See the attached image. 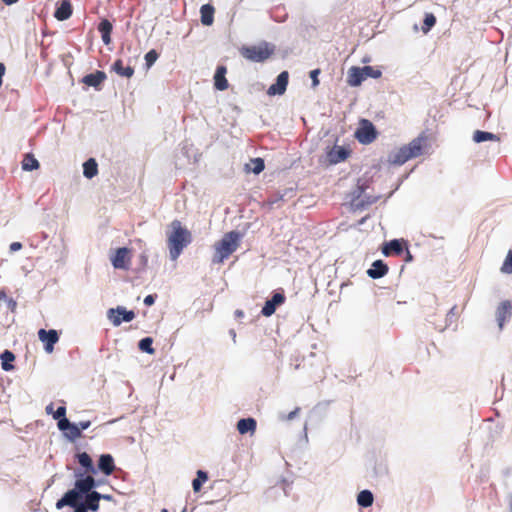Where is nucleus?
<instances>
[{
	"mask_svg": "<svg viewBox=\"0 0 512 512\" xmlns=\"http://www.w3.org/2000/svg\"><path fill=\"white\" fill-rule=\"evenodd\" d=\"M367 185L365 181L359 180L357 189L353 193L350 202V208L353 212L362 210L366 205H370L379 199V196H369L366 194Z\"/></svg>",
	"mask_w": 512,
	"mask_h": 512,
	"instance_id": "423d86ee",
	"label": "nucleus"
},
{
	"mask_svg": "<svg viewBox=\"0 0 512 512\" xmlns=\"http://www.w3.org/2000/svg\"><path fill=\"white\" fill-rule=\"evenodd\" d=\"M107 317L114 326H119L123 321L130 322L135 318V313L132 310H126L122 306L117 308H110L107 311Z\"/></svg>",
	"mask_w": 512,
	"mask_h": 512,
	"instance_id": "6e6552de",
	"label": "nucleus"
},
{
	"mask_svg": "<svg viewBox=\"0 0 512 512\" xmlns=\"http://www.w3.org/2000/svg\"><path fill=\"white\" fill-rule=\"evenodd\" d=\"M285 295L282 293H275L271 299L265 302V305L262 308V315L265 317H269L273 315L276 311L277 306L282 305L285 302Z\"/></svg>",
	"mask_w": 512,
	"mask_h": 512,
	"instance_id": "ddd939ff",
	"label": "nucleus"
},
{
	"mask_svg": "<svg viewBox=\"0 0 512 512\" xmlns=\"http://www.w3.org/2000/svg\"><path fill=\"white\" fill-rule=\"evenodd\" d=\"M435 23L436 17L432 13H426L422 26V31L424 33H428L431 30V28L435 25Z\"/></svg>",
	"mask_w": 512,
	"mask_h": 512,
	"instance_id": "4c0bfd02",
	"label": "nucleus"
},
{
	"mask_svg": "<svg viewBox=\"0 0 512 512\" xmlns=\"http://www.w3.org/2000/svg\"><path fill=\"white\" fill-rule=\"evenodd\" d=\"M300 412V408L296 407L293 411H291L286 417V420H292L298 413Z\"/></svg>",
	"mask_w": 512,
	"mask_h": 512,
	"instance_id": "de8ad7c7",
	"label": "nucleus"
},
{
	"mask_svg": "<svg viewBox=\"0 0 512 512\" xmlns=\"http://www.w3.org/2000/svg\"><path fill=\"white\" fill-rule=\"evenodd\" d=\"M22 248V244L20 242H13L10 244V251L11 252H16L18 250H20Z\"/></svg>",
	"mask_w": 512,
	"mask_h": 512,
	"instance_id": "49530a36",
	"label": "nucleus"
},
{
	"mask_svg": "<svg viewBox=\"0 0 512 512\" xmlns=\"http://www.w3.org/2000/svg\"><path fill=\"white\" fill-rule=\"evenodd\" d=\"M72 14V7L69 0H62L57 7L54 16L57 20H67Z\"/></svg>",
	"mask_w": 512,
	"mask_h": 512,
	"instance_id": "412c9836",
	"label": "nucleus"
},
{
	"mask_svg": "<svg viewBox=\"0 0 512 512\" xmlns=\"http://www.w3.org/2000/svg\"><path fill=\"white\" fill-rule=\"evenodd\" d=\"M243 237L244 233L235 230L225 233L213 245L212 263L217 265L223 264L240 247Z\"/></svg>",
	"mask_w": 512,
	"mask_h": 512,
	"instance_id": "f257e3e1",
	"label": "nucleus"
},
{
	"mask_svg": "<svg viewBox=\"0 0 512 512\" xmlns=\"http://www.w3.org/2000/svg\"><path fill=\"white\" fill-rule=\"evenodd\" d=\"M106 79V74L103 71H96L90 73L83 78V83L88 86L97 88Z\"/></svg>",
	"mask_w": 512,
	"mask_h": 512,
	"instance_id": "393cba45",
	"label": "nucleus"
},
{
	"mask_svg": "<svg viewBox=\"0 0 512 512\" xmlns=\"http://www.w3.org/2000/svg\"><path fill=\"white\" fill-rule=\"evenodd\" d=\"M225 74L226 68L224 66H218L214 75V85L217 90L223 91L228 88V81Z\"/></svg>",
	"mask_w": 512,
	"mask_h": 512,
	"instance_id": "4be33fe9",
	"label": "nucleus"
},
{
	"mask_svg": "<svg viewBox=\"0 0 512 512\" xmlns=\"http://www.w3.org/2000/svg\"><path fill=\"white\" fill-rule=\"evenodd\" d=\"M373 500V494L369 490H363L357 496V503L362 507H370L373 504Z\"/></svg>",
	"mask_w": 512,
	"mask_h": 512,
	"instance_id": "72a5a7b5",
	"label": "nucleus"
},
{
	"mask_svg": "<svg viewBox=\"0 0 512 512\" xmlns=\"http://www.w3.org/2000/svg\"><path fill=\"white\" fill-rule=\"evenodd\" d=\"M153 339L151 337H145L139 341V349L148 354H154L155 350L152 347Z\"/></svg>",
	"mask_w": 512,
	"mask_h": 512,
	"instance_id": "c9c22d12",
	"label": "nucleus"
},
{
	"mask_svg": "<svg viewBox=\"0 0 512 512\" xmlns=\"http://www.w3.org/2000/svg\"><path fill=\"white\" fill-rule=\"evenodd\" d=\"M112 265L115 269L128 270L131 264V252L128 248H118L111 258Z\"/></svg>",
	"mask_w": 512,
	"mask_h": 512,
	"instance_id": "9d476101",
	"label": "nucleus"
},
{
	"mask_svg": "<svg viewBox=\"0 0 512 512\" xmlns=\"http://www.w3.org/2000/svg\"><path fill=\"white\" fill-rule=\"evenodd\" d=\"M0 359H1V365H2L3 370L11 371L14 369V366L11 364V362H13L15 360V355L11 351L5 350L0 355Z\"/></svg>",
	"mask_w": 512,
	"mask_h": 512,
	"instance_id": "7c9ffc66",
	"label": "nucleus"
},
{
	"mask_svg": "<svg viewBox=\"0 0 512 512\" xmlns=\"http://www.w3.org/2000/svg\"><path fill=\"white\" fill-rule=\"evenodd\" d=\"M348 155L349 153L346 148L335 146L327 153V159L330 164H337L344 161Z\"/></svg>",
	"mask_w": 512,
	"mask_h": 512,
	"instance_id": "6ab92c4d",
	"label": "nucleus"
},
{
	"mask_svg": "<svg viewBox=\"0 0 512 512\" xmlns=\"http://www.w3.org/2000/svg\"><path fill=\"white\" fill-rule=\"evenodd\" d=\"M171 224L176 225V224H180V222L178 220H174V221H172Z\"/></svg>",
	"mask_w": 512,
	"mask_h": 512,
	"instance_id": "6e6d98bb",
	"label": "nucleus"
},
{
	"mask_svg": "<svg viewBox=\"0 0 512 512\" xmlns=\"http://www.w3.org/2000/svg\"><path fill=\"white\" fill-rule=\"evenodd\" d=\"M423 137L413 139L409 144L400 147L389 155V162L395 165H403L408 160L419 156L422 152Z\"/></svg>",
	"mask_w": 512,
	"mask_h": 512,
	"instance_id": "f03ea898",
	"label": "nucleus"
},
{
	"mask_svg": "<svg viewBox=\"0 0 512 512\" xmlns=\"http://www.w3.org/2000/svg\"><path fill=\"white\" fill-rule=\"evenodd\" d=\"M96 486L95 480L92 476L88 475L84 478L77 479L75 482V490L79 493L80 499L82 498V494H88L90 491Z\"/></svg>",
	"mask_w": 512,
	"mask_h": 512,
	"instance_id": "4468645a",
	"label": "nucleus"
},
{
	"mask_svg": "<svg viewBox=\"0 0 512 512\" xmlns=\"http://www.w3.org/2000/svg\"><path fill=\"white\" fill-rule=\"evenodd\" d=\"M39 339L44 343V348L47 353H52L54 350V345L58 342L59 336L56 330L51 329L46 331L45 329H40L38 331Z\"/></svg>",
	"mask_w": 512,
	"mask_h": 512,
	"instance_id": "9b49d317",
	"label": "nucleus"
},
{
	"mask_svg": "<svg viewBox=\"0 0 512 512\" xmlns=\"http://www.w3.org/2000/svg\"><path fill=\"white\" fill-rule=\"evenodd\" d=\"M289 74L287 71H282L276 78V82L272 84L267 93L270 96L282 95L285 93L288 85Z\"/></svg>",
	"mask_w": 512,
	"mask_h": 512,
	"instance_id": "f8f14e48",
	"label": "nucleus"
},
{
	"mask_svg": "<svg viewBox=\"0 0 512 512\" xmlns=\"http://www.w3.org/2000/svg\"><path fill=\"white\" fill-rule=\"evenodd\" d=\"M208 479V475L206 472L202 470L197 471V477L192 482V487L194 492H199L201 490L202 484L206 482Z\"/></svg>",
	"mask_w": 512,
	"mask_h": 512,
	"instance_id": "f704fd0d",
	"label": "nucleus"
},
{
	"mask_svg": "<svg viewBox=\"0 0 512 512\" xmlns=\"http://www.w3.org/2000/svg\"><path fill=\"white\" fill-rule=\"evenodd\" d=\"M71 424L72 423H70L66 417L58 419V423H57L58 428L61 431H66L70 427Z\"/></svg>",
	"mask_w": 512,
	"mask_h": 512,
	"instance_id": "79ce46f5",
	"label": "nucleus"
},
{
	"mask_svg": "<svg viewBox=\"0 0 512 512\" xmlns=\"http://www.w3.org/2000/svg\"><path fill=\"white\" fill-rule=\"evenodd\" d=\"M388 271V266L382 260H376L372 263L371 268L367 270V274L372 279H379L385 276Z\"/></svg>",
	"mask_w": 512,
	"mask_h": 512,
	"instance_id": "a211bd4d",
	"label": "nucleus"
},
{
	"mask_svg": "<svg viewBox=\"0 0 512 512\" xmlns=\"http://www.w3.org/2000/svg\"><path fill=\"white\" fill-rule=\"evenodd\" d=\"M381 76V71L371 66L351 67L347 72V82L350 86H359L367 78L377 79Z\"/></svg>",
	"mask_w": 512,
	"mask_h": 512,
	"instance_id": "20e7f679",
	"label": "nucleus"
},
{
	"mask_svg": "<svg viewBox=\"0 0 512 512\" xmlns=\"http://www.w3.org/2000/svg\"><path fill=\"white\" fill-rule=\"evenodd\" d=\"M497 321L500 329H502L504 322L512 315V305L510 301H503L497 308Z\"/></svg>",
	"mask_w": 512,
	"mask_h": 512,
	"instance_id": "2eb2a0df",
	"label": "nucleus"
},
{
	"mask_svg": "<svg viewBox=\"0 0 512 512\" xmlns=\"http://www.w3.org/2000/svg\"><path fill=\"white\" fill-rule=\"evenodd\" d=\"M65 415H66V407L65 406L58 407V409L53 413V417L55 419L65 418Z\"/></svg>",
	"mask_w": 512,
	"mask_h": 512,
	"instance_id": "c03bdc74",
	"label": "nucleus"
},
{
	"mask_svg": "<svg viewBox=\"0 0 512 512\" xmlns=\"http://www.w3.org/2000/svg\"><path fill=\"white\" fill-rule=\"evenodd\" d=\"M46 412L48 414L52 413L53 412V404H49L47 407H46Z\"/></svg>",
	"mask_w": 512,
	"mask_h": 512,
	"instance_id": "603ef678",
	"label": "nucleus"
},
{
	"mask_svg": "<svg viewBox=\"0 0 512 512\" xmlns=\"http://www.w3.org/2000/svg\"><path fill=\"white\" fill-rule=\"evenodd\" d=\"M65 435L70 440H75L82 436L81 428L78 425L72 423L70 427L65 431Z\"/></svg>",
	"mask_w": 512,
	"mask_h": 512,
	"instance_id": "e433bc0d",
	"label": "nucleus"
},
{
	"mask_svg": "<svg viewBox=\"0 0 512 512\" xmlns=\"http://www.w3.org/2000/svg\"><path fill=\"white\" fill-rule=\"evenodd\" d=\"M112 70L120 76L130 78L134 74V69L131 66H123L122 60H116L112 65Z\"/></svg>",
	"mask_w": 512,
	"mask_h": 512,
	"instance_id": "c85d7f7f",
	"label": "nucleus"
},
{
	"mask_svg": "<svg viewBox=\"0 0 512 512\" xmlns=\"http://www.w3.org/2000/svg\"><path fill=\"white\" fill-rule=\"evenodd\" d=\"M77 425L79 426V428H81L82 431L88 429L91 425V422L89 420L80 421Z\"/></svg>",
	"mask_w": 512,
	"mask_h": 512,
	"instance_id": "09e8293b",
	"label": "nucleus"
},
{
	"mask_svg": "<svg viewBox=\"0 0 512 512\" xmlns=\"http://www.w3.org/2000/svg\"><path fill=\"white\" fill-rule=\"evenodd\" d=\"M245 168L249 172H253L254 174H259L265 168L264 160L262 158L251 159L250 163L245 165Z\"/></svg>",
	"mask_w": 512,
	"mask_h": 512,
	"instance_id": "473e14b6",
	"label": "nucleus"
},
{
	"mask_svg": "<svg viewBox=\"0 0 512 512\" xmlns=\"http://www.w3.org/2000/svg\"><path fill=\"white\" fill-rule=\"evenodd\" d=\"M98 173V164L94 158H89L83 163V175L87 179H92Z\"/></svg>",
	"mask_w": 512,
	"mask_h": 512,
	"instance_id": "bb28decb",
	"label": "nucleus"
},
{
	"mask_svg": "<svg viewBox=\"0 0 512 512\" xmlns=\"http://www.w3.org/2000/svg\"><path fill=\"white\" fill-rule=\"evenodd\" d=\"M5 73V65L0 62V86L2 85V77Z\"/></svg>",
	"mask_w": 512,
	"mask_h": 512,
	"instance_id": "8fccbe9b",
	"label": "nucleus"
},
{
	"mask_svg": "<svg viewBox=\"0 0 512 512\" xmlns=\"http://www.w3.org/2000/svg\"><path fill=\"white\" fill-rule=\"evenodd\" d=\"M403 241L394 239L383 244L382 253L385 256L401 255L403 253Z\"/></svg>",
	"mask_w": 512,
	"mask_h": 512,
	"instance_id": "dca6fc26",
	"label": "nucleus"
},
{
	"mask_svg": "<svg viewBox=\"0 0 512 512\" xmlns=\"http://www.w3.org/2000/svg\"><path fill=\"white\" fill-rule=\"evenodd\" d=\"M509 507H510V511L512 512V497L510 498V501H509Z\"/></svg>",
	"mask_w": 512,
	"mask_h": 512,
	"instance_id": "5fc2aeb1",
	"label": "nucleus"
},
{
	"mask_svg": "<svg viewBox=\"0 0 512 512\" xmlns=\"http://www.w3.org/2000/svg\"><path fill=\"white\" fill-rule=\"evenodd\" d=\"M368 217L367 216H364L362 217L360 220H359V223L360 225H363L366 221H367Z\"/></svg>",
	"mask_w": 512,
	"mask_h": 512,
	"instance_id": "864d4df0",
	"label": "nucleus"
},
{
	"mask_svg": "<svg viewBox=\"0 0 512 512\" xmlns=\"http://www.w3.org/2000/svg\"><path fill=\"white\" fill-rule=\"evenodd\" d=\"M161 512H168L166 509L161 510Z\"/></svg>",
	"mask_w": 512,
	"mask_h": 512,
	"instance_id": "13d9d810",
	"label": "nucleus"
},
{
	"mask_svg": "<svg viewBox=\"0 0 512 512\" xmlns=\"http://www.w3.org/2000/svg\"><path fill=\"white\" fill-rule=\"evenodd\" d=\"M274 52V47L266 42L259 45L245 46L241 49V55L252 62H264Z\"/></svg>",
	"mask_w": 512,
	"mask_h": 512,
	"instance_id": "39448f33",
	"label": "nucleus"
},
{
	"mask_svg": "<svg viewBox=\"0 0 512 512\" xmlns=\"http://www.w3.org/2000/svg\"><path fill=\"white\" fill-rule=\"evenodd\" d=\"M76 457L78 459L79 464L85 468L86 472H91V473L96 472L95 468L93 466L92 459L88 453L82 452V453L77 454Z\"/></svg>",
	"mask_w": 512,
	"mask_h": 512,
	"instance_id": "c756f323",
	"label": "nucleus"
},
{
	"mask_svg": "<svg viewBox=\"0 0 512 512\" xmlns=\"http://www.w3.org/2000/svg\"><path fill=\"white\" fill-rule=\"evenodd\" d=\"M156 297H157L156 295H152V294L147 295V296L144 298V304H145L146 306H151V305H153V304H154V302H155V300H156Z\"/></svg>",
	"mask_w": 512,
	"mask_h": 512,
	"instance_id": "a18cd8bd",
	"label": "nucleus"
},
{
	"mask_svg": "<svg viewBox=\"0 0 512 512\" xmlns=\"http://www.w3.org/2000/svg\"><path fill=\"white\" fill-rule=\"evenodd\" d=\"M201 23L210 26L214 20V7L210 4L202 5L200 8Z\"/></svg>",
	"mask_w": 512,
	"mask_h": 512,
	"instance_id": "a878e982",
	"label": "nucleus"
},
{
	"mask_svg": "<svg viewBox=\"0 0 512 512\" xmlns=\"http://www.w3.org/2000/svg\"><path fill=\"white\" fill-rule=\"evenodd\" d=\"M473 140L476 143H481L484 141H498L499 138L491 132L477 130L474 132Z\"/></svg>",
	"mask_w": 512,
	"mask_h": 512,
	"instance_id": "2f4dec72",
	"label": "nucleus"
},
{
	"mask_svg": "<svg viewBox=\"0 0 512 512\" xmlns=\"http://www.w3.org/2000/svg\"><path fill=\"white\" fill-rule=\"evenodd\" d=\"M98 468L107 476L115 470L114 459L110 454H103L98 461Z\"/></svg>",
	"mask_w": 512,
	"mask_h": 512,
	"instance_id": "aec40b11",
	"label": "nucleus"
},
{
	"mask_svg": "<svg viewBox=\"0 0 512 512\" xmlns=\"http://www.w3.org/2000/svg\"><path fill=\"white\" fill-rule=\"evenodd\" d=\"M411 258H412V256H411V254L408 252V259H411Z\"/></svg>",
	"mask_w": 512,
	"mask_h": 512,
	"instance_id": "4d7b16f0",
	"label": "nucleus"
},
{
	"mask_svg": "<svg viewBox=\"0 0 512 512\" xmlns=\"http://www.w3.org/2000/svg\"><path fill=\"white\" fill-rule=\"evenodd\" d=\"M501 272L505 274L512 273V250H509L501 266Z\"/></svg>",
	"mask_w": 512,
	"mask_h": 512,
	"instance_id": "58836bf2",
	"label": "nucleus"
},
{
	"mask_svg": "<svg viewBox=\"0 0 512 512\" xmlns=\"http://www.w3.org/2000/svg\"><path fill=\"white\" fill-rule=\"evenodd\" d=\"M192 241V235L189 230L182 226L176 227L168 237V247L170 257L176 260L183 249L187 247Z\"/></svg>",
	"mask_w": 512,
	"mask_h": 512,
	"instance_id": "7ed1b4c3",
	"label": "nucleus"
},
{
	"mask_svg": "<svg viewBox=\"0 0 512 512\" xmlns=\"http://www.w3.org/2000/svg\"><path fill=\"white\" fill-rule=\"evenodd\" d=\"M158 59V53L155 50H150L145 55L147 69H149Z\"/></svg>",
	"mask_w": 512,
	"mask_h": 512,
	"instance_id": "a19ab883",
	"label": "nucleus"
},
{
	"mask_svg": "<svg viewBox=\"0 0 512 512\" xmlns=\"http://www.w3.org/2000/svg\"><path fill=\"white\" fill-rule=\"evenodd\" d=\"M0 299L5 300L7 307L11 312H15L17 308V302L13 298H8L4 290L0 291Z\"/></svg>",
	"mask_w": 512,
	"mask_h": 512,
	"instance_id": "ea45409f",
	"label": "nucleus"
},
{
	"mask_svg": "<svg viewBox=\"0 0 512 512\" xmlns=\"http://www.w3.org/2000/svg\"><path fill=\"white\" fill-rule=\"evenodd\" d=\"M112 28V23L108 19H103L99 23L98 30L101 33V38L105 45H109L111 43Z\"/></svg>",
	"mask_w": 512,
	"mask_h": 512,
	"instance_id": "b1692460",
	"label": "nucleus"
},
{
	"mask_svg": "<svg viewBox=\"0 0 512 512\" xmlns=\"http://www.w3.org/2000/svg\"><path fill=\"white\" fill-rule=\"evenodd\" d=\"M80 495L75 490L67 491L64 496L56 503L57 509H62L64 506H70L75 509L74 512H87L84 506L79 505Z\"/></svg>",
	"mask_w": 512,
	"mask_h": 512,
	"instance_id": "1a4fd4ad",
	"label": "nucleus"
},
{
	"mask_svg": "<svg viewBox=\"0 0 512 512\" xmlns=\"http://www.w3.org/2000/svg\"><path fill=\"white\" fill-rule=\"evenodd\" d=\"M355 138L361 144L368 145L377 138V131L373 123L367 119H361L354 133Z\"/></svg>",
	"mask_w": 512,
	"mask_h": 512,
	"instance_id": "0eeeda50",
	"label": "nucleus"
},
{
	"mask_svg": "<svg viewBox=\"0 0 512 512\" xmlns=\"http://www.w3.org/2000/svg\"><path fill=\"white\" fill-rule=\"evenodd\" d=\"M102 498V495L96 491H92L88 493L85 497V501L80 503L79 505L84 506L86 510L98 511L99 509V501ZM103 498H107L103 496Z\"/></svg>",
	"mask_w": 512,
	"mask_h": 512,
	"instance_id": "f3484780",
	"label": "nucleus"
},
{
	"mask_svg": "<svg viewBox=\"0 0 512 512\" xmlns=\"http://www.w3.org/2000/svg\"><path fill=\"white\" fill-rule=\"evenodd\" d=\"M256 420L254 418H243L237 423V429L240 434L251 433L253 434L256 430Z\"/></svg>",
	"mask_w": 512,
	"mask_h": 512,
	"instance_id": "5701e85b",
	"label": "nucleus"
},
{
	"mask_svg": "<svg viewBox=\"0 0 512 512\" xmlns=\"http://www.w3.org/2000/svg\"><path fill=\"white\" fill-rule=\"evenodd\" d=\"M6 5H12L18 2V0H2Z\"/></svg>",
	"mask_w": 512,
	"mask_h": 512,
	"instance_id": "3c124183",
	"label": "nucleus"
},
{
	"mask_svg": "<svg viewBox=\"0 0 512 512\" xmlns=\"http://www.w3.org/2000/svg\"><path fill=\"white\" fill-rule=\"evenodd\" d=\"M21 166L24 171H33L39 169L40 164L32 153H26L21 162Z\"/></svg>",
	"mask_w": 512,
	"mask_h": 512,
	"instance_id": "cd10ccee",
	"label": "nucleus"
},
{
	"mask_svg": "<svg viewBox=\"0 0 512 512\" xmlns=\"http://www.w3.org/2000/svg\"><path fill=\"white\" fill-rule=\"evenodd\" d=\"M320 73L319 69H314L310 72V78L312 80V87L315 88L319 84L318 75Z\"/></svg>",
	"mask_w": 512,
	"mask_h": 512,
	"instance_id": "37998d69",
	"label": "nucleus"
}]
</instances>
